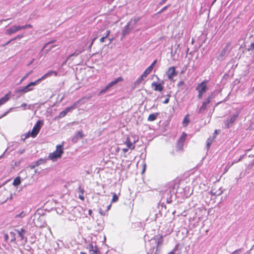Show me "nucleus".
<instances>
[{
	"mask_svg": "<svg viewBox=\"0 0 254 254\" xmlns=\"http://www.w3.org/2000/svg\"><path fill=\"white\" fill-rule=\"evenodd\" d=\"M183 190L185 192L189 190V188L188 187H186L184 188L178 187L176 190L175 183H170L161 191L162 199L166 200L168 203H170L172 201L173 197L176 196L179 193L178 191Z\"/></svg>",
	"mask_w": 254,
	"mask_h": 254,
	"instance_id": "nucleus-1",
	"label": "nucleus"
},
{
	"mask_svg": "<svg viewBox=\"0 0 254 254\" xmlns=\"http://www.w3.org/2000/svg\"><path fill=\"white\" fill-rule=\"evenodd\" d=\"M140 19V17H136L133 19H131L127 23L125 26L122 30L121 34V39H123L125 36L129 34L131 30L136 26V23Z\"/></svg>",
	"mask_w": 254,
	"mask_h": 254,
	"instance_id": "nucleus-2",
	"label": "nucleus"
},
{
	"mask_svg": "<svg viewBox=\"0 0 254 254\" xmlns=\"http://www.w3.org/2000/svg\"><path fill=\"white\" fill-rule=\"evenodd\" d=\"M241 113V109H239L232 115L229 116L224 121V127L228 129L231 128L235 122L237 120Z\"/></svg>",
	"mask_w": 254,
	"mask_h": 254,
	"instance_id": "nucleus-3",
	"label": "nucleus"
},
{
	"mask_svg": "<svg viewBox=\"0 0 254 254\" xmlns=\"http://www.w3.org/2000/svg\"><path fill=\"white\" fill-rule=\"evenodd\" d=\"M64 153L63 145H58L56 146V150L49 155V158L53 161H55L58 158L61 157Z\"/></svg>",
	"mask_w": 254,
	"mask_h": 254,
	"instance_id": "nucleus-4",
	"label": "nucleus"
},
{
	"mask_svg": "<svg viewBox=\"0 0 254 254\" xmlns=\"http://www.w3.org/2000/svg\"><path fill=\"white\" fill-rule=\"evenodd\" d=\"M15 232L16 233V238L17 237L18 241L21 242V244L23 245H25L27 242V238L25 236L26 234L27 233V231L22 228L20 229H15Z\"/></svg>",
	"mask_w": 254,
	"mask_h": 254,
	"instance_id": "nucleus-5",
	"label": "nucleus"
},
{
	"mask_svg": "<svg viewBox=\"0 0 254 254\" xmlns=\"http://www.w3.org/2000/svg\"><path fill=\"white\" fill-rule=\"evenodd\" d=\"M214 98L213 93H211L207 98H206L202 102L201 106L199 108L197 111L198 114H203L204 111L207 109L208 105L212 101V99Z\"/></svg>",
	"mask_w": 254,
	"mask_h": 254,
	"instance_id": "nucleus-6",
	"label": "nucleus"
},
{
	"mask_svg": "<svg viewBox=\"0 0 254 254\" xmlns=\"http://www.w3.org/2000/svg\"><path fill=\"white\" fill-rule=\"evenodd\" d=\"M138 140V136L136 135H131L127 137L125 141V144H126L127 148L133 150L135 148V144Z\"/></svg>",
	"mask_w": 254,
	"mask_h": 254,
	"instance_id": "nucleus-7",
	"label": "nucleus"
},
{
	"mask_svg": "<svg viewBox=\"0 0 254 254\" xmlns=\"http://www.w3.org/2000/svg\"><path fill=\"white\" fill-rule=\"evenodd\" d=\"M123 78L122 77H119L115 80L111 81L109 84L98 93V95L100 96L105 93L111 87L117 84L118 82L123 81Z\"/></svg>",
	"mask_w": 254,
	"mask_h": 254,
	"instance_id": "nucleus-8",
	"label": "nucleus"
},
{
	"mask_svg": "<svg viewBox=\"0 0 254 254\" xmlns=\"http://www.w3.org/2000/svg\"><path fill=\"white\" fill-rule=\"evenodd\" d=\"M123 78L122 77H119L115 80L111 81L109 84L98 93V95L100 96L105 93L111 87L117 84L118 82L123 81Z\"/></svg>",
	"mask_w": 254,
	"mask_h": 254,
	"instance_id": "nucleus-9",
	"label": "nucleus"
},
{
	"mask_svg": "<svg viewBox=\"0 0 254 254\" xmlns=\"http://www.w3.org/2000/svg\"><path fill=\"white\" fill-rule=\"evenodd\" d=\"M44 125V122L42 120H38L34 125L32 130L30 131L31 136L35 137L39 132L42 127Z\"/></svg>",
	"mask_w": 254,
	"mask_h": 254,
	"instance_id": "nucleus-10",
	"label": "nucleus"
},
{
	"mask_svg": "<svg viewBox=\"0 0 254 254\" xmlns=\"http://www.w3.org/2000/svg\"><path fill=\"white\" fill-rule=\"evenodd\" d=\"M39 82L40 80H37L34 82H31L26 86L18 90L16 92L18 93H25L28 91H31L33 90V88H31V87L37 85L39 83Z\"/></svg>",
	"mask_w": 254,
	"mask_h": 254,
	"instance_id": "nucleus-11",
	"label": "nucleus"
},
{
	"mask_svg": "<svg viewBox=\"0 0 254 254\" xmlns=\"http://www.w3.org/2000/svg\"><path fill=\"white\" fill-rule=\"evenodd\" d=\"M208 81L207 80H204L202 82L198 83L195 87V90L198 92L205 93L208 90L207 84Z\"/></svg>",
	"mask_w": 254,
	"mask_h": 254,
	"instance_id": "nucleus-12",
	"label": "nucleus"
},
{
	"mask_svg": "<svg viewBox=\"0 0 254 254\" xmlns=\"http://www.w3.org/2000/svg\"><path fill=\"white\" fill-rule=\"evenodd\" d=\"M187 134L185 132H183L181 136L178 140L176 144L177 151H182L183 149L184 142L186 139Z\"/></svg>",
	"mask_w": 254,
	"mask_h": 254,
	"instance_id": "nucleus-13",
	"label": "nucleus"
},
{
	"mask_svg": "<svg viewBox=\"0 0 254 254\" xmlns=\"http://www.w3.org/2000/svg\"><path fill=\"white\" fill-rule=\"evenodd\" d=\"M230 44L229 43L224 47L222 50L220 52L217 59L218 60L223 61L224 60L229 53V48Z\"/></svg>",
	"mask_w": 254,
	"mask_h": 254,
	"instance_id": "nucleus-14",
	"label": "nucleus"
},
{
	"mask_svg": "<svg viewBox=\"0 0 254 254\" xmlns=\"http://www.w3.org/2000/svg\"><path fill=\"white\" fill-rule=\"evenodd\" d=\"M177 74L178 73L176 70V67L174 66L170 67L166 71V75L170 80H173L174 77L176 76Z\"/></svg>",
	"mask_w": 254,
	"mask_h": 254,
	"instance_id": "nucleus-15",
	"label": "nucleus"
},
{
	"mask_svg": "<svg viewBox=\"0 0 254 254\" xmlns=\"http://www.w3.org/2000/svg\"><path fill=\"white\" fill-rule=\"evenodd\" d=\"M164 83V82L163 80L161 81V82L160 83L156 82H153L151 83V86H152V87L154 88V90L155 91L161 92L164 89V86H163Z\"/></svg>",
	"mask_w": 254,
	"mask_h": 254,
	"instance_id": "nucleus-16",
	"label": "nucleus"
},
{
	"mask_svg": "<svg viewBox=\"0 0 254 254\" xmlns=\"http://www.w3.org/2000/svg\"><path fill=\"white\" fill-rule=\"evenodd\" d=\"M22 28L21 27V26H12L6 30L5 34L8 35H11L19 30H22Z\"/></svg>",
	"mask_w": 254,
	"mask_h": 254,
	"instance_id": "nucleus-17",
	"label": "nucleus"
},
{
	"mask_svg": "<svg viewBox=\"0 0 254 254\" xmlns=\"http://www.w3.org/2000/svg\"><path fill=\"white\" fill-rule=\"evenodd\" d=\"M87 248L89 250L90 254H100V252L96 245L93 244H89Z\"/></svg>",
	"mask_w": 254,
	"mask_h": 254,
	"instance_id": "nucleus-18",
	"label": "nucleus"
},
{
	"mask_svg": "<svg viewBox=\"0 0 254 254\" xmlns=\"http://www.w3.org/2000/svg\"><path fill=\"white\" fill-rule=\"evenodd\" d=\"M8 234H9V239H10L9 243L17 244L16 233L15 232V229L14 230V231H11Z\"/></svg>",
	"mask_w": 254,
	"mask_h": 254,
	"instance_id": "nucleus-19",
	"label": "nucleus"
},
{
	"mask_svg": "<svg viewBox=\"0 0 254 254\" xmlns=\"http://www.w3.org/2000/svg\"><path fill=\"white\" fill-rule=\"evenodd\" d=\"M54 75L57 76L58 75V72L56 71H49L47 73H45L41 78L38 79V80H40V81L42 80H44L48 77H50L52 75Z\"/></svg>",
	"mask_w": 254,
	"mask_h": 254,
	"instance_id": "nucleus-20",
	"label": "nucleus"
},
{
	"mask_svg": "<svg viewBox=\"0 0 254 254\" xmlns=\"http://www.w3.org/2000/svg\"><path fill=\"white\" fill-rule=\"evenodd\" d=\"M144 76H143V74H141L135 81L134 82V85L133 87V89H134L138 86V85L143 81L144 78H145Z\"/></svg>",
	"mask_w": 254,
	"mask_h": 254,
	"instance_id": "nucleus-21",
	"label": "nucleus"
},
{
	"mask_svg": "<svg viewBox=\"0 0 254 254\" xmlns=\"http://www.w3.org/2000/svg\"><path fill=\"white\" fill-rule=\"evenodd\" d=\"M70 111V108L68 107L66 108L64 110L61 112L58 117L56 119H61L65 117L66 114Z\"/></svg>",
	"mask_w": 254,
	"mask_h": 254,
	"instance_id": "nucleus-22",
	"label": "nucleus"
},
{
	"mask_svg": "<svg viewBox=\"0 0 254 254\" xmlns=\"http://www.w3.org/2000/svg\"><path fill=\"white\" fill-rule=\"evenodd\" d=\"M153 240L154 241V245L158 247L159 246L161 245L163 243V237L160 236L157 238H154Z\"/></svg>",
	"mask_w": 254,
	"mask_h": 254,
	"instance_id": "nucleus-23",
	"label": "nucleus"
},
{
	"mask_svg": "<svg viewBox=\"0 0 254 254\" xmlns=\"http://www.w3.org/2000/svg\"><path fill=\"white\" fill-rule=\"evenodd\" d=\"M10 92L6 94L4 96L0 99V106L6 103L9 99Z\"/></svg>",
	"mask_w": 254,
	"mask_h": 254,
	"instance_id": "nucleus-24",
	"label": "nucleus"
},
{
	"mask_svg": "<svg viewBox=\"0 0 254 254\" xmlns=\"http://www.w3.org/2000/svg\"><path fill=\"white\" fill-rule=\"evenodd\" d=\"M55 41L53 40V41H51L50 42L46 43L45 46H44L43 48H47L46 49V52L48 53L51 50V49H52L53 48H54L55 46L53 45V46H50V45L52 43H53Z\"/></svg>",
	"mask_w": 254,
	"mask_h": 254,
	"instance_id": "nucleus-25",
	"label": "nucleus"
},
{
	"mask_svg": "<svg viewBox=\"0 0 254 254\" xmlns=\"http://www.w3.org/2000/svg\"><path fill=\"white\" fill-rule=\"evenodd\" d=\"M83 137V132L82 131H79L77 132V133L73 137V141H76L79 138H81Z\"/></svg>",
	"mask_w": 254,
	"mask_h": 254,
	"instance_id": "nucleus-26",
	"label": "nucleus"
},
{
	"mask_svg": "<svg viewBox=\"0 0 254 254\" xmlns=\"http://www.w3.org/2000/svg\"><path fill=\"white\" fill-rule=\"evenodd\" d=\"M159 113H158L151 114L148 116L147 120L150 122L154 121L156 119Z\"/></svg>",
	"mask_w": 254,
	"mask_h": 254,
	"instance_id": "nucleus-27",
	"label": "nucleus"
},
{
	"mask_svg": "<svg viewBox=\"0 0 254 254\" xmlns=\"http://www.w3.org/2000/svg\"><path fill=\"white\" fill-rule=\"evenodd\" d=\"M83 99V98H82V99L75 102L72 106L68 107L69 108H70V111L75 109L76 108V107H77L79 105V104L82 101Z\"/></svg>",
	"mask_w": 254,
	"mask_h": 254,
	"instance_id": "nucleus-28",
	"label": "nucleus"
},
{
	"mask_svg": "<svg viewBox=\"0 0 254 254\" xmlns=\"http://www.w3.org/2000/svg\"><path fill=\"white\" fill-rule=\"evenodd\" d=\"M78 189L80 192V193L79 194V196H78L79 198L81 200H84V197L83 196V193L84 192V189L83 188H82L80 186L78 187Z\"/></svg>",
	"mask_w": 254,
	"mask_h": 254,
	"instance_id": "nucleus-29",
	"label": "nucleus"
},
{
	"mask_svg": "<svg viewBox=\"0 0 254 254\" xmlns=\"http://www.w3.org/2000/svg\"><path fill=\"white\" fill-rule=\"evenodd\" d=\"M153 68L152 67V66H149L143 72V73L142 74H143V76H144L146 77V76L150 73L151 71L152 70Z\"/></svg>",
	"mask_w": 254,
	"mask_h": 254,
	"instance_id": "nucleus-30",
	"label": "nucleus"
},
{
	"mask_svg": "<svg viewBox=\"0 0 254 254\" xmlns=\"http://www.w3.org/2000/svg\"><path fill=\"white\" fill-rule=\"evenodd\" d=\"M21 183V180L20 177H17L16 178L14 179L13 182V185L14 186H18Z\"/></svg>",
	"mask_w": 254,
	"mask_h": 254,
	"instance_id": "nucleus-31",
	"label": "nucleus"
},
{
	"mask_svg": "<svg viewBox=\"0 0 254 254\" xmlns=\"http://www.w3.org/2000/svg\"><path fill=\"white\" fill-rule=\"evenodd\" d=\"M30 135V131H28L21 136V140L25 141V139L28 138Z\"/></svg>",
	"mask_w": 254,
	"mask_h": 254,
	"instance_id": "nucleus-32",
	"label": "nucleus"
},
{
	"mask_svg": "<svg viewBox=\"0 0 254 254\" xmlns=\"http://www.w3.org/2000/svg\"><path fill=\"white\" fill-rule=\"evenodd\" d=\"M100 32H101V31L100 30H98L97 32V34L93 38H92V42L90 43V45L89 46V48H90L91 47V46H92V45L93 44V42L98 38V36H100Z\"/></svg>",
	"mask_w": 254,
	"mask_h": 254,
	"instance_id": "nucleus-33",
	"label": "nucleus"
},
{
	"mask_svg": "<svg viewBox=\"0 0 254 254\" xmlns=\"http://www.w3.org/2000/svg\"><path fill=\"white\" fill-rule=\"evenodd\" d=\"M26 215V213L25 211H22L21 213H19L18 214H16L15 216V218H23Z\"/></svg>",
	"mask_w": 254,
	"mask_h": 254,
	"instance_id": "nucleus-34",
	"label": "nucleus"
},
{
	"mask_svg": "<svg viewBox=\"0 0 254 254\" xmlns=\"http://www.w3.org/2000/svg\"><path fill=\"white\" fill-rule=\"evenodd\" d=\"M188 115H186L184 119V120L183 121V125L184 127L187 126L188 123L190 122V120L188 118Z\"/></svg>",
	"mask_w": 254,
	"mask_h": 254,
	"instance_id": "nucleus-35",
	"label": "nucleus"
},
{
	"mask_svg": "<svg viewBox=\"0 0 254 254\" xmlns=\"http://www.w3.org/2000/svg\"><path fill=\"white\" fill-rule=\"evenodd\" d=\"M97 231H100L103 229V223L97 222V226L96 227Z\"/></svg>",
	"mask_w": 254,
	"mask_h": 254,
	"instance_id": "nucleus-36",
	"label": "nucleus"
},
{
	"mask_svg": "<svg viewBox=\"0 0 254 254\" xmlns=\"http://www.w3.org/2000/svg\"><path fill=\"white\" fill-rule=\"evenodd\" d=\"M222 191L220 190L214 191V190H212L211 191V194H212V195H219L222 193Z\"/></svg>",
	"mask_w": 254,
	"mask_h": 254,
	"instance_id": "nucleus-37",
	"label": "nucleus"
},
{
	"mask_svg": "<svg viewBox=\"0 0 254 254\" xmlns=\"http://www.w3.org/2000/svg\"><path fill=\"white\" fill-rule=\"evenodd\" d=\"M248 51H251L254 53V41L251 43L250 45L248 48Z\"/></svg>",
	"mask_w": 254,
	"mask_h": 254,
	"instance_id": "nucleus-38",
	"label": "nucleus"
},
{
	"mask_svg": "<svg viewBox=\"0 0 254 254\" xmlns=\"http://www.w3.org/2000/svg\"><path fill=\"white\" fill-rule=\"evenodd\" d=\"M3 238H4V241L6 243H7L8 244H10V243H9V241L8 242V240L9 239V234H7V233L4 234V236H3Z\"/></svg>",
	"mask_w": 254,
	"mask_h": 254,
	"instance_id": "nucleus-39",
	"label": "nucleus"
},
{
	"mask_svg": "<svg viewBox=\"0 0 254 254\" xmlns=\"http://www.w3.org/2000/svg\"><path fill=\"white\" fill-rule=\"evenodd\" d=\"M84 51V49L83 47L82 48H78L77 49H76L74 52L76 53V54L77 55V56L78 55H79L80 54H81V53H82L83 51Z\"/></svg>",
	"mask_w": 254,
	"mask_h": 254,
	"instance_id": "nucleus-40",
	"label": "nucleus"
},
{
	"mask_svg": "<svg viewBox=\"0 0 254 254\" xmlns=\"http://www.w3.org/2000/svg\"><path fill=\"white\" fill-rule=\"evenodd\" d=\"M118 199H119L118 196L117 195V194L114 193L113 196V198H112L111 202H117L118 200Z\"/></svg>",
	"mask_w": 254,
	"mask_h": 254,
	"instance_id": "nucleus-41",
	"label": "nucleus"
},
{
	"mask_svg": "<svg viewBox=\"0 0 254 254\" xmlns=\"http://www.w3.org/2000/svg\"><path fill=\"white\" fill-rule=\"evenodd\" d=\"M212 139L210 138H209L207 139V141H206V146H207V149H208L212 143Z\"/></svg>",
	"mask_w": 254,
	"mask_h": 254,
	"instance_id": "nucleus-42",
	"label": "nucleus"
},
{
	"mask_svg": "<svg viewBox=\"0 0 254 254\" xmlns=\"http://www.w3.org/2000/svg\"><path fill=\"white\" fill-rule=\"evenodd\" d=\"M170 6V4H168L166 6H165V7H164L163 8H162L158 13H162L163 11H164L166 9H167L169 6Z\"/></svg>",
	"mask_w": 254,
	"mask_h": 254,
	"instance_id": "nucleus-43",
	"label": "nucleus"
},
{
	"mask_svg": "<svg viewBox=\"0 0 254 254\" xmlns=\"http://www.w3.org/2000/svg\"><path fill=\"white\" fill-rule=\"evenodd\" d=\"M30 74V72L27 73L24 76H23L20 81L19 84H20L24 80H25Z\"/></svg>",
	"mask_w": 254,
	"mask_h": 254,
	"instance_id": "nucleus-44",
	"label": "nucleus"
},
{
	"mask_svg": "<svg viewBox=\"0 0 254 254\" xmlns=\"http://www.w3.org/2000/svg\"><path fill=\"white\" fill-rule=\"evenodd\" d=\"M25 152V148H22V149H19L17 153L19 154H23L24 152Z\"/></svg>",
	"mask_w": 254,
	"mask_h": 254,
	"instance_id": "nucleus-45",
	"label": "nucleus"
},
{
	"mask_svg": "<svg viewBox=\"0 0 254 254\" xmlns=\"http://www.w3.org/2000/svg\"><path fill=\"white\" fill-rule=\"evenodd\" d=\"M32 26L30 24H26L25 25H23V26H21V27H23L22 28V30L23 29H25L27 28H31Z\"/></svg>",
	"mask_w": 254,
	"mask_h": 254,
	"instance_id": "nucleus-46",
	"label": "nucleus"
},
{
	"mask_svg": "<svg viewBox=\"0 0 254 254\" xmlns=\"http://www.w3.org/2000/svg\"><path fill=\"white\" fill-rule=\"evenodd\" d=\"M242 252V250L241 249H238L234 252H233L231 254H240Z\"/></svg>",
	"mask_w": 254,
	"mask_h": 254,
	"instance_id": "nucleus-47",
	"label": "nucleus"
},
{
	"mask_svg": "<svg viewBox=\"0 0 254 254\" xmlns=\"http://www.w3.org/2000/svg\"><path fill=\"white\" fill-rule=\"evenodd\" d=\"M242 252V250L241 249H238L234 252H233L231 254H240Z\"/></svg>",
	"mask_w": 254,
	"mask_h": 254,
	"instance_id": "nucleus-48",
	"label": "nucleus"
},
{
	"mask_svg": "<svg viewBox=\"0 0 254 254\" xmlns=\"http://www.w3.org/2000/svg\"><path fill=\"white\" fill-rule=\"evenodd\" d=\"M11 110V109H9L8 111H7L6 112H5L3 114H2V115H1L0 116V119H1L2 118L6 116L8 113L9 112V111Z\"/></svg>",
	"mask_w": 254,
	"mask_h": 254,
	"instance_id": "nucleus-49",
	"label": "nucleus"
},
{
	"mask_svg": "<svg viewBox=\"0 0 254 254\" xmlns=\"http://www.w3.org/2000/svg\"><path fill=\"white\" fill-rule=\"evenodd\" d=\"M43 162V160L42 159H40V160H38L35 162V166H39L40 165L42 162Z\"/></svg>",
	"mask_w": 254,
	"mask_h": 254,
	"instance_id": "nucleus-50",
	"label": "nucleus"
},
{
	"mask_svg": "<svg viewBox=\"0 0 254 254\" xmlns=\"http://www.w3.org/2000/svg\"><path fill=\"white\" fill-rule=\"evenodd\" d=\"M203 94H204L202 93L198 92V95H197L198 99H201L203 97Z\"/></svg>",
	"mask_w": 254,
	"mask_h": 254,
	"instance_id": "nucleus-51",
	"label": "nucleus"
},
{
	"mask_svg": "<svg viewBox=\"0 0 254 254\" xmlns=\"http://www.w3.org/2000/svg\"><path fill=\"white\" fill-rule=\"evenodd\" d=\"M22 37H23V35H19L13 39L14 40H15L17 39H21Z\"/></svg>",
	"mask_w": 254,
	"mask_h": 254,
	"instance_id": "nucleus-52",
	"label": "nucleus"
},
{
	"mask_svg": "<svg viewBox=\"0 0 254 254\" xmlns=\"http://www.w3.org/2000/svg\"><path fill=\"white\" fill-rule=\"evenodd\" d=\"M110 33V30H107L106 32V34L104 36L105 38H107L108 36L109 35Z\"/></svg>",
	"mask_w": 254,
	"mask_h": 254,
	"instance_id": "nucleus-53",
	"label": "nucleus"
},
{
	"mask_svg": "<svg viewBox=\"0 0 254 254\" xmlns=\"http://www.w3.org/2000/svg\"><path fill=\"white\" fill-rule=\"evenodd\" d=\"M76 57L77 56V55L76 54V53L74 52L73 53L70 54L68 57L69 59H70L71 57Z\"/></svg>",
	"mask_w": 254,
	"mask_h": 254,
	"instance_id": "nucleus-54",
	"label": "nucleus"
},
{
	"mask_svg": "<svg viewBox=\"0 0 254 254\" xmlns=\"http://www.w3.org/2000/svg\"><path fill=\"white\" fill-rule=\"evenodd\" d=\"M170 99L169 98H166L165 100L163 101V104H167L169 103Z\"/></svg>",
	"mask_w": 254,
	"mask_h": 254,
	"instance_id": "nucleus-55",
	"label": "nucleus"
},
{
	"mask_svg": "<svg viewBox=\"0 0 254 254\" xmlns=\"http://www.w3.org/2000/svg\"><path fill=\"white\" fill-rule=\"evenodd\" d=\"M99 213H100V214L101 215H103V216L105 215V212H104L103 210H102L101 209H100L99 210Z\"/></svg>",
	"mask_w": 254,
	"mask_h": 254,
	"instance_id": "nucleus-56",
	"label": "nucleus"
},
{
	"mask_svg": "<svg viewBox=\"0 0 254 254\" xmlns=\"http://www.w3.org/2000/svg\"><path fill=\"white\" fill-rule=\"evenodd\" d=\"M157 61V60H154L150 66H152V67L153 68V67L155 65V64H156Z\"/></svg>",
	"mask_w": 254,
	"mask_h": 254,
	"instance_id": "nucleus-57",
	"label": "nucleus"
},
{
	"mask_svg": "<svg viewBox=\"0 0 254 254\" xmlns=\"http://www.w3.org/2000/svg\"><path fill=\"white\" fill-rule=\"evenodd\" d=\"M105 39H107V38H105V36H103L102 38L100 39V41L101 43H103L104 42V40Z\"/></svg>",
	"mask_w": 254,
	"mask_h": 254,
	"instance_id": "nucleus-58",
	"label": "nucleus"
},
{
	"mask_svg": "<svg viewBox=\"0 0 254 254\" xmlns=\"http://www.w3.org/2000/svg\"><path fill=\"white\" fill-rule=\"evenodd\" d=\"M7 150V149H6L5 150V151L0 156V159L2 158L4 156V155L6 153Z\"/></svg>",
	"mask_w": 254,
	"mask_h": 254,
	"instance_id": "nucleus-59",
	"label": "nucleus"
},
{
	"mask_svg": "<svg viewBox=\"0 0 254 254\" xmlns=\"http://www.w3.org/2000/svg\"><path fill=\"white\" fill-rule=\"evenodd\" d=\"M69 59L68 58V57L66 59V60L65 61H64L62 64V66H64V65H65L66 64V62L67 61L69 60Z\"/></svg>",
	"mask_w": 254,
	"mask_h": 254,
	"instance_id": "nucleus-60",
	"label": "nucleus"
},
{
	"mask_svg": "<svg viewBox=\"0 0 254 254\" xmlns=\"http://www.w3.org/2000/svg\"><path fill=\"white\" fill-rule=\"evenodd\" d=\"M246 155V153H245V154L243 155H241L239 159H238V161H240Z\"/></svg>",
	"mask_w": 254,
	"mask_h": 254,
	"instance_id": "nucleus-61",
	"label": "nucleus"
},
{
	"mask_svg": "<svg viewBox=\"0 0 254 254\" xmlns=\"http://www.w3.org/2000/svg\"><path fill=\"white\" fill-rule=\"evenodd\" d=\"M88 215H90V216H92V211L91 209H89L88 210Z\"/></svg>",
	"mask_w": 254,
	"mask_h": 254,
	"instance_id": "nucleus-62",
	"label": "nucleus"
},
{
	"mask_svg": "<svg viewBox=\"0 0 254 254\" xmlns=\"http://www.w3.org/2000/svg\"><path fill=\"white\" fill-rule=\"evenodd\" d=\"M167 0H162L161 1V2H160L159 4H160V5H162V4H163V3H164L165 2H166V1Z\"/></svg>",
	"mask_w": 254,
	"mask_h": 254,
	"instance_id": "nucleus-63",
	"label": "nucleus"
},
{
	"mask_svg": "<svg viewBox=\"0 0 254 254\" xmlns=\"http://www.w3.org/2000/svg\"><path fill=\"white\" fill-rule=\"evenodd\" d=\"M129 148H123V151L124 152V153H126L127 152Z\"/></svg>",
	"mask_w": 254,
	"mask_h": 254,
	"instance_id": "nucleus-64",
	"label": "nucleus"
}]
</instances>
